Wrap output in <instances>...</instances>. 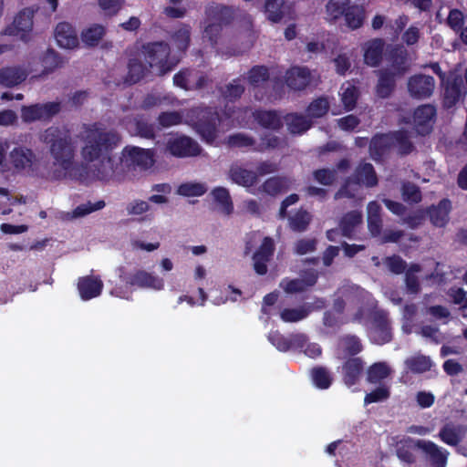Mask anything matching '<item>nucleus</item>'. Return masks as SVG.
<instances>
[{"instance_id": "f257e3e1", "label": "nucleus", "mask_w": 467, "mask_h": 467, "mask_svg": "<svg viewBox=\"0 0 467 467\" xmlns=\"http://www.w3.org/2000/svg\"><path fill=\"white\" fill-rule=\"evenodd\" d=\"M85 132L81 155L88 162L99 161V167L93 171L94 176L99 181H107L116 172L112 152L119 145L121 136L98 122L85 126Z\"/></svg>"}, {"instance_id": "f03ea898", "label": "nucleus", "mask_w": 467, "mask_h": 467, "mask_svg": "<svg viewBox=\"0 0 467 467\" xmlns=\"http://www.w3.org/2000/svg\"><path fill=\"white\" fill-rule=\"evenodd\" d=\"M40 139L48 146L54 164L68 171L75 158V146L70 131L65 128L51 126L44 130Z\"/></svg>"}, {"instance_id": "7ed1b4c3", "label": "nucleus", "mask_w": 467, "mask_h": 467, "mask_svg": "<svg viewBox=\"0 0 467 467\" xmlns=\"http://www.w3.org/2000/svg\"><path fill=\"white\" fill-rule=\"evenodd\" d=\"M203 37L213 47L218 44L223 26L230 25L234 18L233 7L212 3L205 7Z\"/></svg>"}, {"instance_id": "20e7f679", "label": "nucleus", "mask_w": 467, "mask_h": 467, "mask_svg": "<svg viewBox=\"0 0 467 467\" xmlns=\"http://www.w3.org/2000/svg\"><path fill=\"white\" fill-rule=\"evenodd\" d=\"M193 127L202 140L207 144H213L218 134V126L222 123L223 118L217 108L201 106L192 110Z\"/></svg>"}, {"instance_id": "39448f33", "label": "nucleus", "mask_w": 467, "mask_h": 467, "mask_svg": "<svg viewBox=\"0 0 467 467\" xmlns=\"http://www.w3.org/2000/svg\"><path fill=\"white\" fill-rule=\"evenodd\" d=\"M142 53L149 67L157 68L159 76L173 70L176 63L169 60L171 48L164 41L150 42L142 46Z\"/></svg>"}, {"instance_id": "423d86ee", "label": "nucleus", "mask_w": 467, "mask_h": 467, "mask_svg": "<svg viewBox=\"0 0 467 467\" xmlns=\"http://www.w3.org/2000/svg\"><path fill=\"white\" fill-rule=\"evenodd\" d=\"M121 161L129 169L145 171L150 169L155 162L154 150L143 149L137 146H126L122 150Z\"/></svg>"}, {"instance_id": "0eeeda50", "label": "nucleus", "mask_w": 467, "mask_h": 467, "mask_svg": "<svg viewBox=\"0 0 467 467\" xmlns=\"http://www.w3.org/2000/svg\"><path fill=\"white\" fill-rule=\"evenodd\" d=\"M119 277L122 283L130 286L150 287L161 289L163 280L143 270H137L134 273H129L124 266L118 269Z\"/></svg>"}, {"instance_id": "6e6552de", "label": "nucleus", "mask_w": 467, "mask_h": 467, "mask_svg": "<svg viewBox=\"0 0 467 467\" xmlns=\"http://www.w3.org/2000/svg\"><path fill=\"white\" fill-rule=\"evenodd\" d=\"M385 59L389 67L384 69H390L392 74L400 78L410 70L409 54L401 45L389 46L385 52Z\"/></svg>"}, {"instance_id": "1a4fd4ad", "label": "nucleus", "mask_w": 467, "mask_h": 467, "mask_svg": "<svg viewBox=\"0 0 467 467\" xmlns=\"http://www.w3.org/2000/svg\"><path fill=\"white\" fill-rule=\"evenodd\" d=\"M34 10L24 8L15 17L12 25L5 27L4 35L19 36L24 42L29 40V35L33 28Z\"/></svg>"}, {"instance_id": "9d476101", "label": "nucleus", "mask_w": 467, "mask_h": 467, "mask_svg": "<svg viewBox=\"0 0 467 467\" xmlns=\"http://www.w3.org/2000/svg\"><path fill=\"white\" fill-rule=\"evenodd\" d=\"M441 84L443 86L442 106L445 109H451L464 94L463 79L460 75L450 73Z\"/></svg>"}, {"instance_id": "9b49d317", "label": "nucleus", "mask_w": 467, "mask_h": 467, "mask_svg": "<svg viewBox=\"0 0 467 467\" xmlns=\"http://www.w3.org/2000/svg\"><path fill=\"white\" fill-rule=\"evenodd\" d=\"M371 324V339L374 343L384 345L392 340L391 327L386 311H375L372 314Z\"/></svg>"}, {"instance_id": "f8f14e48", "label": "nucleus", "mask_w": 467, "mask_h": 467, "mask_svg": "<svg viewBox=\"0 0 467 467\" xmlns=\"http://www.w3.org/2000/svg\"><path fill=\"white\" fill-rule=\"evenodd\" d=\"M61 109L59 102H47L44 104H34L24 106L21 109V116L25 122L49 119L57 115Z\"/></svg>"}, {"instance_id": "ddd939ff", "label": "nucleus", "mask_w": 467, "mask_h": 467, "mask_svg": "<svg viewBox=\"0 0 467 467\" xmlns=\"http://www.w3.org/2000/svg\"><path fill=\"white\" fill-rule=\"evenodd\" d=\"M166 148L172 156L178 158L198 156L202 151V148L194 140L184 135L170 139Z\"/></svg>"}, {"instance_id": "4468645a", "label": "nucleus", "mask_w": 467, "mask_h": 467, "mask_svg": "<svg viewBox=\"0 0 467 467\" xmlns=\"http://www.w3.org/2000/svg\"><path fill=\"white\" fill-rule=\"evenodd\" d=\"M406 442H411L414 448L420 450L429 459L432 467H445L448 452L442 451L441 448L433 441L408 438Z\"/></svg>"}, {"instance_id": "2eb2a0df", "label": "nucleus", "mask_w": 467, "mask_h": 467, "mask_svg": "<svg viewBox=\"0 0 467 467\" xmlns=\"http://www.w3.org/2000/svg\"><path fill=\"white\" fill-rule=\"evenodd\" d=\"M437 115L436 108L431 104L419 106L413 113L414 127L421 136L431 132Z\"/></svg>"}, {"instance_id": "dca6fc26", "label": "nucleus", "mask_w": 467, "mask_h": 467, "mask_svg": "<svg viewBox=\"0 0 467 467\" xmlns=\"http://www.w3.org/2000/svg\"><path fill=\"white\" fill-rule=\"evenodd\" d=\"M435 88V80L431 76L417 74L411 76L408 80V91L410 95L417 99L430 98Z\"/></svg>"}, {"instance_id": "f3484780", "label": "nucleus", "mask_w": 467, "mask_h": 467, "mask_svg": "<svg viewBox=\"0 0 467 467\" xmlns=\"http://www.w3.org/2000/svg\"><path fill=\"white\" fill-rule=\"evenodd\" d=\"M275 251V244L274 239L269 236L264 237L261 244L254 253V270L259 275H264L267 273V263L272 259Z\"/></svg>"}, {"instance_id": "a211bd4d", "label": "nucleus", "mask_w": 467, "mask_h": 467, "mask_svg": "<svg viewBox=\"0 0 467 467\" xmlns=\"http://www.w3.org/2000/svg\"><path fill=\"white\" fill-rule=\"evenodd\" d=\"M393 148L391 132L375 134L369 143V155L377 163H382Z\"/></svg>"}, {"instance_id": "6ab92c4d", "label": "nucleus", "mask_w": 467, "mask_h": 467, "mask_svg": "<svg viewBox=\"0 0 467 467\" xmlns=\"http://www.w3.org/2000/svg\"><path fill=\"white\" fill-rule=\"evenodd\" d=\"M8 161L14 171L20 172L27 169H32L36 161V156L33 150L19 145L10 150Z\"/></svg>"}, {"instance_id": "aec40b11", "label": "nucleus", "mask_w": 467, "mask_h": 467, "mask_svg": "<svg viewBox=\"0 0 467 467\" xmlns=\"http://www.w3.org/2000/svg\"><path fill=\"white\" fill-rule=\"evenodd\" d=\"M364 371L365 362L361 358H348L342 364V381L350 388L359 382Z\"/></svg>"}, {"instance_id": "412c9836", "label": "nucleus", "mask_w": 467, "mask_h": 467, "mask_svg": "<svg viewBox=\"0 0 467 467\" xmlns=\"http://www.w3.org/2000/svg\"><path fill=\"white\" fill-rule=\"evenodd\" d=\"M317 279V272L311 269L306 271L302 278L283 279L280 283V286L283 287L287 294L301 293L305 292L307 287L315 285Z\"/></svg>"}, {"instance_id": "4be33fe9", "label": "nucleus", "mask_w": 467, "mask_h": 467, "mask_svg": "<svg viewBox=\"0 0 467 467\" xmlns=\"http://www.w3.org/2000/svg\"><path fill=\"white\" fill-rule=\"evenodd\" d=\"M103 282L99 275H85L78 280L77 287L80 298L88 301L98 297L103 290Z\"/></svg>"}, {"instance_id": "5701e85b", "label": "nucleus", "mask_w": 467, "mask_h": 467, "mask_svg": "<svg viewBox=\"0 0 467 467\" xmlns=\"http://www.w3.org/2000/svg\"><path fill=\"white\" fill-rule=\"evenodd\" d=\"M378 81L375 86V95L379 99H389L396 89L397 78L390 69L380 68L376 71Z\"/></svg>"}, {"instance_id": "b1692460", "label": "nucleus", "mask_w": 467, "mask_h": 467, "mask_svg": "<svg viewBox=\"0 0 467 467\" xmlns=\"http://www.w3.org/2000/svg\"><path fill=\"white\" fill-rule=\"evenodd\" d=\"M55 38L60 47L73 49L79 41L75 27L68 22H59L55 28Z\"/></svg>"}, {"instance_id": "393cba45", "label": "nucleus", "mask_w": 467, "mask_h": 467, "mask_svg": "<svg viewBox=\"0 0 467 467\" xmlns=\"http://www.w3.org/2000/svg\"><path fill=\"white\" fill-rule=\"evenodd\" d=\"M285 83L294 90L305 89L311 81V72L306 67H292L285 73Z\"/></svg>"}, {"instance_id": "a878e982", "label": "nucleus", "mask_w": 467, "mask_h": 467, "mask_svg": "<svg viewBox=\"0 0 467 467\" xmlns=\"http://www.w3.org/2000/svg\"><path fill=\"white\" fill-rule=\"evenodd\" d=\"M451 202L449 199H441L437 205H431L427 209L431 223L436 227H445L450 220Z\"/></svg>"}, {"instance_id": "bb28decb", "label": "nucleus", "mask_w": 467, "mask_h": 467, "mask_svg": "<svg viewBox=\"0 0 467 467\" xmlns=\"http://www.w3.org/2000/svg\"><path fill=\"white\" fill-rule=\"evenodd\" d=\"M254 119L263 128L272 130H279L283 127L280 115L274 109H255L253 111Z\"/></svg>"}, {"instance_id": "cd10ccee", "label": "nucleus", "mask_w": 467, "mask_h": 467, "mask_svg": "<svg viewBox=\"0 0 467 467\" xmlns=\"http://www.w3.org/2000/svg\"><path fill=\"white\" fill-rule=\"evenodd\" d=\"M385 42L381 38L368 41L364 48V62L366 65L376 67L382 61Z\"/></svg>"}, {"instance_id": "c85d7f7f", "label": "nucleus", "mask_w": 467, "mask_h": 467, "mask_svg": "<svg viewBox=\"0 0 467 467\" xmlns=\"http://www.w3.org/2000/svg\"><path fill=\"white\" fill-rule=\"evenodd\" d=\"M362 223V213L359 211L353 210L345 213L338 223L341 231V236L348 239H355L356 229Z\"/></svg>"}, {"instance_id": "c756f323", "label": "nucleus", "mask_w": 467, "mask_h": 467, "mask_svg": "<svg viewBox=\"0 0 467 467\" xmlns=\"http://www.w3.org/2000/svg\"><path fill=\"white\" fill-rule=\"evenodd\" d=\"M27 72L21 67H5L0 68V85L5 88L16 87L24 82Z\"/></svg>"}, {"instance_id": "7c9ffc66", "label": "nucleus", "mask_w": 467, "mask_h": 467, "mask_svg": "<svg viewBox=\"0 0 467 467\" xmlns=\"http://www.w3.org/2000/svg\"><path fill=\"white\" fill-rule=\"evenodd\" d=\"M229 178L234 183L244 187H251L257 182L256 172L243 168L238 164L231 165L229 170Z\"/></svg>"}, {"instance_id": "2f4dec72", "label": "nucleus", "mask_w": 467, "mask_h": 467, "mask_svg": "<svg viewBox=\"0 0 467 467\" xmlns=\"http://www.w3.org/2000/svg\"><path fill=\"white\" fill-rule=\"evenodd\" d=\"M356 184H364L367 187H374L378 184V177L371 163L365 162L356 168L352 177Z\"/></svg>"}, {"instance_id": "473e14b6", "label": "nucleus", "mask_w": 467, "mask_h": 467, "mask_svg": "<svg viewBox=\"0 0 467 467\" xmlns=\"http://www.w3.org/2000/svg\"><path fill=\"white\" fill-rule=\"evenodd\" d=\"M190 68H182L173 76L175 86L184 90H199L207 86L209 78L207 76H201L195 85L189 84Z\"/></svg>"}, {"instance_id": "72a5a7b5", "label": "nucleus", "mask_w": 467, "mask_h": 467, "mask_svg": "<svg viewBox=\"0 0 467 467\" xmlns=\"http://www.w3.org/2000/svg\"><path fill=\"white\" fill-rule=\"evenodd\" d=\"M393 148L397 149V154L400 157L410 155L415 150V146L410 140V135L405 130L391 132Z\"/></svg>"}, {"instance_id": "f704fd0d", "label": "nucleus", "mask_w": 467, "mask_h": 467, "mask_svg": "<svg viewBox=\"0 0 467 467\" xmlns=\"http://www.w3.org/2000/svg\"><path fill=\"white\" fill-rule=\"evenodd\" d=\"M405 368L413 374H423L430 371L433 362L429 356L415 354L404 361Z\"/></svg>"}, {"instance_id": "c9c22d12", "label": "nucleus", "mask_w": 467, "mask_h": 467, "mask_svg": "<svg viewBox=\"0 0 467 467\" xmlns=\"http://www.w3.org/2000/svg\"><path fill=\"white\" fill-rule=\"evenodd\" d=\"M106 27L100 24H92L80 34L83 44L88 47H95L106 35Z\"/></svg>"}, {"instance_id": "e433bc0d", "label": "nucleus", "mask_w": 467, "mask_h": 467, "mask_svg": "<svg viewBox=\"0 0 467 467\" xmlns=\"http://www.w3.org/2000/svg\"><path fill=\"white\" fill-rule=\"evenodd\" d=\"M284 119L292 134H303L312 126L311 120L298 113H288L284 117Z\"/></svg>"}, {"instance_id": "4c0bfd02", "label": "nucleus", "mask_w": 467, "mask_h": 467, "mask_svg": "<svg viewBox=\"0 0 467 467\" xmlns=\"http://www.w3.org/2000/svg\"><path fill=\"white\" fill-rule=\"evenodd\" d=\"M310 376L313 384L319 389H327L333 382L330 371L322 366L314 367L310 370Z\"/></svg>"}, {"instance_id": "58836bf2", "label": "nucleus", "mask_w": 467, "mask_h": 467, "mask_svg": "<svg viewBox=\"0 0 467 467\" xmlns=\"http://www.w3.org/2000/svg\"><path fill=\"white\" fill-rule=\"evenodd\" d=\"M288 220L289 226L292 231L296 233H302L308 228L312 221V216L306 210L301 208L290 216Z\"/></svg>"}, {"instance_id": "ea45409f", "label": "nucleus", "mask_w": 467, "mask_h": 467, "mask_svg": "<svg viewBox=\"0 0 467 467\" xmlns=\"http://www.w3.org/2000/svg\"><path fill=\"white\" fill-rule=\"evenodd\" d=\"M366 374L368 383L377 384L390 375V368L384 362H376L368 368Z\"/></svg>"}, {"instance_id": "a19ab883", "label": "nucleus", "mask_w": 467, "mask_h": 467, "mask_svg": "<svg viewBox=\"0 0 467 467\" xmlns=\"http://www.w3.org/2000/svg\"><path fill=\"white\" fill-rule=\"evenodd\" d=\"M343 16L345 17L346 24L349 28L358 29L363 25L365 10L360 5H350Z\"/></svg>"}, {"instance_id": "79ce46f5", "label": "nucleus", "mask_w": 467, "mask_h": 467, "mask_svg": "<svg viewBox=\"0 0 467 467\" xmlns=\"http://www.w3.org/2000/svg\"><path fill=\"white\" fill-rule=\"evenodd\" d=\"M148 71L147 67L138 58H130L128 63L126 81L135 84L140 81Z\"/></svg>"}, {"instance_id": "37998d69", "label": "nucleus", "mask_w": 467, "mask_h": 467, "mask_svg": "<svg viewBox=\"0 0 467 467\" xmlns=\"http://www.w3.org/2000/svg\"><path fill=\"white\" fill-rule=\"evenodd\" d=\"M244 87L241 83V78H234L232 82L221 88L220 92L222 97L229 101L235 102L238 100L244 92Z\"/></svg>"}, {"instance_id": "c03bdc74", "label": "nucleus", "mask_w": 467, "mask_h": 467, "mask_svg": "<svg viewBox=\"0 0 467 467\" xmlns=\"http://www.w3.org/2000/svg\"><path fill=\"white\" fill-rule=\"evenodd\" d=\"M136 134L144 139L155 138V127L142 115L136 116L131 121Z\"/></svg>"}, {"instance_id": "a18cd8bd", "label": "nucleus", "mask_w": 467, "mask_h": 467, "mask_svg": "<svg viewBox=\"0 0 467 467\" xmlns=\"http://www.w3.org/2000/svg\"><path fill=\"white\" fill-rule=\"evenodd\" d=\"M214 201L221 206L222 212L230 215L234 212V204L229 191L224 187H215L212 191Z\"/></svg>"}, {"instance_id": "49530a36", "label": "nucleus", "mask_w": 467, "mask_h": 467, "mask_svg": "<svg viewBox=\"0 0 467 467\" xmlns=\"http://www.w3.org/2000/svg\"><path fill=\"white\" fill-rule=\"evenodd\" d=\"M226 144L230 148L244 149L249 148L254 151V148L257 143L254 137L245 133L237 132L231 134L226 139Z\"/></svg>"}, {"instance_id": "de8ad7c7", "label": "nucleus", "mask_w": 467, "mask_h": 467, "mask_svg": "<svg viewBox=\"0 0 467 467\" xmlns=\"http://www.w3.org/2000/svg\"><path fill=\"white\" fill-rule=\"evenodd\" d=\"M288 188V181L286 178L274 176L268 178L263 184L262 190L265 193L275 196L279 193L285 192Z\"/></svg>"}, {"instance_id": "09e8293b", "label": "nucleus", "mask_w": 467, "mask_h": 467, "mask_svg": "<svg viewBox=\"0 0 467 467\" xmlns=\"http://www.w3.org/2000/svg\"><path fill=\"white\" fill-rule=\"evenodd\" d=\"M269 78V69L263 65L252 67L247 73L248 83L254 88L260 87L263 83L268 81Z\"/></svg>"}, {"instance_id": "8fccbe9b", "label": "nucleus", "mask_w": 467, "mask_h": 467, "mask_svg": "<svg viewBox=\"0 0 467 467\" xmlns=\"http://www.w3.org/2000/svg\"><path fill=\"white\" fill-rule=\"evenodd\" d=\"M421 267L418 264H411L405 272V285L408 293L416 295L420 291V284L416 273L420 272Z\"/></svg>"}, {"instance_id": "3c124183", "label": "nucleus", "mask_w": 467, "mask_h": 467, "mask_svg": "<svg viewBox=\"0 0 467 467\" xmlns=\"http://www.w3.org/2000/svg\"><path fill=\"white\" fill-rule=\"evenodd\" d=\"M401 196L404 202L410 204H417L422 200V194L420 187L410 182L402 183Z\"/></svg>"}, {"instance_id": "603ef678", "label": "nucleus", "mask_w": 467, "mask_h": 467, "mask_svg": "<svg viewBox=\"0 0 467 467\" xmlns=\"http://www.w3.org/2000/svg\"><path fill=\"white\" fill-rule=\"evenodd\" d=\"M285 0H265V8L267 18L274 22H279L284 16Z\"/></svg>"}, {"instance_id": "864d4df0", "label": "nucleus", "mask_w": 467, "mask_h": 467, "mask_svg": "<svg viewBox=\"0 0 467 467\" xmlns=\"http://www.w3.org/2000/svg\"><path fill=\"white\" fill-rule=\"evenodd\" d=\"M172 41L176 48L182 52H185L191 42V28L189 26L184 25L176 30L172 36Z\"/></svg>"}, {"instance_id": "5fc2aeb1", "label": "nucleus", "mask_w": 467, "mask_h": 467, "mask_svg": "<svg viewBox=\"0 0 467 467\" xmlns=\"http://www.w3.org/2000/svg\"><path fill=\"white\" fill-rule=\"evenodd\" d=\"M343 353L348 358H357L356 356L363 349L360 339L354 335H348L342 338Z\"/></svg>"}, {"instance_id": "6e6d98bb", "label": "nucleus", "mask_w": 467, "mask_h": 467, "mask_svg": "<svg viewBox=\"0 0 467 467\" xmlns=\"http://www.w3.org/2000/svg\"><path fill=\"white\" fill-rule=\"evenodd\" d=\"M310 310L305 306L297 308H284L280 313L281 319L285 323H295L307 317Z\"/></svg>"}, {"instance_id": "4d7b16f0", "label": "nucleus", "mask_w": 467, "mask_h": 467, "mask_svg": "<svg viewBox=\"0 0 467 467\" xmlns=\"http://www.w3.org/2000/svg\"><path fill=\"white\" fill-rule=\"evenodd\" d=\"M439 438L450 446H457L462 441L459 430L451 424H445L440 430Z\"/></svg>"}, {"instance_id": "13d9d810", "label": "nucleus", "mask_w": 467, "mask_h": 467, "mask_svg": "<svg viewBox=\"0 0 467 467\" xmlns=\"http://www.w3.org/2000/svg\"><path fill=\"white\" fill-rule=\"evenodd\" d=\"M313 179L321 185L331 186L337 179V172L335 169L321 168L313 171Z\"/></svg>"}, {"instance_id": "bf43d9fd", "label": "nucleus", "mask_w": 467, "mask_h": 467, "mask_svg": "<svg viewBox=\"0 0 467 467\" xmlns=\"http://www.w3.org/2000/svg\"><path fill=\"white\" fill-rule=\"evenodd\" d=\"M261 142L254 148V151L264 152L270 150L278 149L281 147L283 140L275 135L270 133H264L260 137Z\"/></svg>"}, {"instance_id": "052dcab7", "label": "nucleus", "mask_w": 467, "mask_h": 467, "mask_svg": "<svg viewBox=\"0 0 467 467\" xmlns=\"http://www.w3.org/2000/svg\"><path fill=\"white\" fill-rule=\"evenodd\" d=\"M349 6V0H329L326 7L331 19L336 20L343 16Z\"/></svg>"}, {"instance_id": "680f3d73", "label": "nucleus", "mask_w": 467, "mask_h": 467, "mask_svg": "<svg viewBox=\"0 0 467 467\" xmlns=\"http://www.w3.org/2000/svg\"><path fill=\"white\" fill-rule=\"evenodd\" d=\"M329 109V103L326 98L320 97L314 99L306 108V112L311 118H321L325 116Z\"/></svg>"}, {"instance_id": "e2e57ef3", "label": "nucleus", "mask_w": 467, "mask_h": 467, "mask_svg": "<svg viewBox=\"0 0 467 467\" xmlns=\"http://www.w3.org/2000/svg\"><path fill=\"white\" fill-rule=\"evenodd\" d=\"M44 73L48 74L63 65L62 57L53 49H48L42 58Z\"/></svg>"}, {"instance_id": "0e129e2a", "label": "nucleus", "mask_w": 467, "mask_h": 467, "mask_svg": "<svg viewBox=\"0 0 467 467\" xmlns=\"http://www.w3.org/2000/svg\"><path fill=\"white\" fill-rule=\"evenodd\" d=\"M178 193L187 197H199L207 192V188L203 183L200 182H185L178 187Z\"/></svg>"}, {"instance_id": "69168bd1", "label": "nucleus", "mask_w": 467, "mask_h": 467, "mask_svg": "<svg viewBox=\"0 0 467 467\" xmlns=\"http://www.w3.org/2000/svg\"><path fill=\"white\" fill-rule=\"evenodd\" d=\"M358 99V90L353 85L347 87L344 89L342 96H341L342 103L348 111L352 110L356 107Z\"/></svg>"}, {"instance_id": "338daca9", "label": "nucleus", "mask_w": 467, "mask_h": 467, "mask_svg": "<svg viewBox=\"0 0 467 467\" xmlns=\"http://www.w3.org/2000/svg\"><path fill=\"white\" fill-rule=\"evenodd\" d=\"M390 391L386 386H379L371 392L366 394L364 398L365 404L376 403L386 400L389 398Z\"/></svg>"}, {"instance_id": "774afa93", "label": "nucleus", "mask_w": 467, "mask_h": 467, "mask_svg": "<svg viewBox=\"0 0 467 467\" xmlns=\"http://www.w3.org/2000/svg\"><path fill=\"white\" fill-rule=\"evenodd\" d=\"M158 123L162 128H169L182 123V115L177 111L161 112L158 117Z\"/></svg>"}]
</instances>
